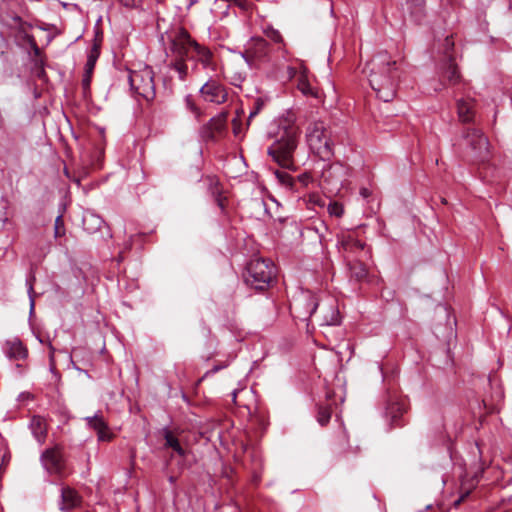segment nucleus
<instances>
[{"instance_id": "obj_22", "label": "nucleus", "mask_w": 512, "mask_h": 512, "mask_svg": "<svg viewBox=\"0 0 512 512\" xmlns=\"http://www.w3.org/2000/svg\"><path fill=\"white\" fill-rule=\"evenodd\" d=\"M163 435L166 447L172 448L179 456H185V450L182 448L179 440L171 430L165 428L163 430Z\"/></svg>"}, {"instance_id": "obj_16", "label": "nucleus", "mask_w": 512, "mask_h": 512, "mask_svg": "<svg viewBox=\"0 0 512 512\" xmlns=\"http://www.w3.org/2000/svg\"><path fill=\"white\" fill-rule=\"evenodd\" d=\"M406 411L405 404L396 400H390L385 408V415L390 419L393 426H402L401 417Z\"/></svg>"}, {"instance_id": "obj_3", "label": "nucleus", "mask_w": 512, "mask_h": 512, "mask_svg": "<svg viewBox=\"0 0 512 512\" xmlns=\"http://www.w3.org/2000/svg\"><path fill=\"white\" fill-rule=\"evenodd\" d=\"M299 129L288 119L279 121L276 140L269 146L267 153L279 166L295 169L294 152L298 145Z\"/></svg>"}, {"instance_id": "obj_43", "label": "nucleus", "mask_w": 512, "mask_h": 512, "mask_svg": "<svg viewBox=\"0 0 512 512\" xmlns=\"http://www.w3.org/2000/svg\"><path fill=\"white\" fill-rule=\"evenodd\" d=\"M219 370H220V367H219V366H215V367H213L210 371H208V372L206 373V375H208V374H210V373H211V374H213V373H215V372H217V371H219Z\"/></svg>"}, {"instance_id": "obj_33", "label": "nucleus", "mask_w": 512, "mask_h": 512, "mask_svg": "<svg viewBox=\"0 0 512 512\" xmlns=\"http://www.w3.org/2000/svg\"><path fill=\"white\" fill-rule=\"evenodd\" d=\"M90 82H91L90 74H85V76L82 79V87H83L84 91H87L89 89Z\"/></svg>"}, {"instance_id": "obj_24", "label": "nucleus", "mask_w": 512, "mask_h": 512, "mask_svg": "<svg viewBox=\"0 0 512 512\" xmlns=\"http://www.w3.org/2000/svg\"><path fill=\"white\" fill-rule=\"evenodd\" d=\"M331 418V408L329 406H319L317 412V421L321 426H325Z\"/></svg>"}, {"instance_id": "obj_8", "label": "nucleus", "mask_w": 512, "mask_h": 512, "mask_svg": "<svg viewBox=\"0 0 512 512\" xmlns=\"http://www.w3.org/2000/svg\"><path fill=\"white\" fill-rule=\"evenodd\" d=\"M470 156L475 161H485L489 156V141L483 132L476 128H467L463 134Z\"/></svg>"}, {"instance_id": "obj_40", "label": "nucleus", "mask_w": 512, "mask_h": 512, "mask_svg": "<svg viewBox=\"0 0 512 512\" xmlns=\"http://www.w3.org/2000/svg\"><path fill=\"white\" fill-rule=\"evenodd\" d=\"M27 284H28V293H29V295H30V298H32V297H31V293H32V291H33V284H32V281H31V280H27ZM33 305H34V301H33V299H31V306L33 307Z\"/></svg>"}, {"instance_id": "obj_13", "label": "nucleus", "mask_w": 512, "mask_h": 512, "mask_svg": "<svg viewBox=\"0 0 512 512\" xmlns=\"http://www.w3.org/2000/svg\"><path fill=\"white\" fill-rule=\"evenodd\" d=\"M44 468L50 474L62 475L64 469L63 457L58 448H49L41 455Z\"/></svg>"}, {"instance_id": "obj_10", "label": "nucleus", "mask_w": 512, "mask_h": 512, "mask_svg": "<svg viewBox=\"0 0 512 512\" xmlns=\"http://www.w3.org/2000/svg\"><path fill=\"white\" fill-rule=\"evenodd\" d=\"M346 168L341 163L326 164L322 168L321 183L331 192L339 190L346 177Z\"/></svg>"}, {"instance_id": "obj_48", "label": "nucleus", "mask_w": 512, "mask_h": 512, "mask_svg": "<svg viewBox=\"0 0 512 512\" xmlns=\"http://www.w3.org/2000/svg\"><path fill=\"white\" fill-rule=\"evenodd\" d=\"M33 47H34L35 53H39V48L35 43L33 44Z\"/></svg>"}, {"instance_id": "obj_36", "label": "nucleus", "mask_w": 512, "mask_h": 512, "mask_svg": "<svg viewBox=\"0 0 512 512\" xmlns=\"http://www.w3.org/2000/svg\"><path fill=\"white\" fill-rule=\"evenodd\" d=\"M296 69L294 67H291V66H287V79H292L296 76Z\"/></svg>"}, {"instance_id": "obj_31", "label": "nucleus", "mask_w": 512, "mask_h": 512, "mask_svg": "<svg viewBox=\"0 0 512 512\" xmlns=\"http://www.w3.org/2000/svg\"><path fill=\"white\" fill-rule=\"evenodd\" d=\"M355 238L352 235H342L341 244L346 250H352V243Z\"/></svg>"}, {"instance_id": "obj_29", "label": "nucleus", "mask_w": 512, "mask_h": 512, "mask_svg": "<svg viewBox=\"0 0 512 512\" xmlns=\"http://www.w3.org/2000/svg\"><path fill=\"white\" fill-rule=\"evenodd\" d=\"M223 119L222 118H212L209 123L204 127V130H210L208 137H213V131H220L223 127Z\"/></svg>"}, {"instance_id": "obj_14", "label": "nucleus", "mask_w": 512, "mask_h": 512, "mask_svg": "<svg viewBox=\"0 0 512 512\" xmlns=\"http://www.w3.org/2000/svg\"><path fill=\"white\" fill-rule=\"evenodd\" d=\"M3 352L12 361H20L28 357L27 348L18 338L6 340L3 344Z\"/></svg>"}, {"instance_id": "obj_19", "label": "nucleus", "mask_w": 512, "mask_h": 512, "mask_svg": "<svg viewBox=\"0 0 512 512\" xmlns=\"http://www.w3.org/2000/svg\"><path fill=\"white\" fill-rule=\"evenodd\" d=\"M263 33L267 39H269L272 43L277 45L276 51L281 53L282 57L285 58L286 55L288 54V50L286 47V42L284 41V38L281 35V33L271 26L265 28L263 30Z\"/></svg>"}, {"instance_id": "obj_49", "label": "nucleus", "mask_w": 512, "mask_h": 512, "mask_svg": "<svg viewBox=\"0 0 512 512\" xmlns=\"http://www.w3.org/2000/svg\"><path fill=\"white\" fill-rule=\"evenodd\" d=\"M169 481H170L171 483H174L175 478H174L173 476H171V477L169 478Z\"/></svg>"}, {"instance_id": "obj_27", "label": "nucleus", "mask_w": 512, "mask_h": 512, "mask_svg": "<svg viewBox=\"0 0 512 512\" xmlns=\"http://www.w3.org/2000/svg\"><path fill=\"white\" fill-rule=\"evenodd\" d=\"M351 275L356 280L361 281L367 276V270L362 263H355L351 266Z\"/></svg>"}, {"instance_id": "obj_47", "label": "nucleus", "mask_w": 512, "mask_h": 512, "mask_svg": "<svg viewBox=\"0 0 512 512\" xmlns=\"http://www.w3.org/2000/svg\"><path fill=\"white\" fill-rule=\"evenodd\" d=\"M361 194L366 197L368 195L367 189H363Z\"/></svg>"}, {"instance_id": "obj_15", "label": "nucleus", "mask_w": 512, "mask_h": 512, "mask_svg": "<svg viewBox=\"0 0 512 512\" xmlns=\"http://www.w3.org/2000/svg\"><path fill=\"white\" fill-rule=\"evenodd\" d=\"M85 420L87 425L97 432L99 441H110L113 438V433L109 430L106 421L101 415L88 416Z\"/></svg>"}, {"instance_id": "obj_42", "label": "nucleus", "mask_w": 512, "mask_h": 512, "mask_svg": "<svg viewBox=\"0 0 512 512\" xmlns=\"http://www.w3.org/2000/svg\"><path fill=\"white\" fill-rule=\"evenodd\" d=\"M244 80V78L241 76V75H238V76H235L233 78V84L238 86L240 82H242Z\"/></svg>"}, {"instance_id": "obj_4", "label": "nucleus", "mask_w": 512, "mask_h": 512, "mask_svg": "<svg viewBox=\"0 0 512 512\" xmlns=\"http://www.w3.org/2000/svg\"><path fill=\"white\" fill-rule=\"evenodd\" d=\"M306 140L313 154L322 161H329L333 156V146L329 132L323 121L309 123L306 128Z\"/></svg>"}, {"instance_id": "obj_2", "label": "nucleus", "mask_w": 512, "mask_h": 512, "mask_svg": "<svg viewBox=\"0 0 512 512\" xmlns=\"http://www.w3.org/2000/svg\"><path fill=\"white\" fill-rule=\"evenodd\" d=\"M396 61L387 52L375 55L366 65L369 70V83L379 99L384 102L393 100L396 94Z\"/></svg>"}, {"instance_id": "obj_37", "label": "nucleus", "mask_w": 512, "mask_h": 512, "mask_svg": "<svg viewBox=\"0 0 512 512\" xmlns=\"http://www.w3.org/2000/svg\"><path fill=\"white\" fill-rule=\"evenodd\" d=\"M232 124H233V132H234V134L236 136H238L240 134V132H241L240 124H239L238 120L237 119H233Z\"/></svg>"}, {"instance_id": "obj_6", "label": "nucleus", "mask_w": 512, "mask_h": 512, "mask_svg": "<svg viewBox=\"0 0 512 512\" xmlns=\"http://www.w3.org/2000/svg\"><path fill=\"white\" fill-rule=\"evenodd\" d=\"M131 89L146 101L155 98L154 72L151 67L145 66L137 71H130L128 76Z\"/></svg>"}, {"instance_id": "obj_45", "label": "nucleus", "mask_w": 512, "mask_h": 512, "mask_svg": "<svg viewBox=\"0 0 512 512\" xmlns=\"http://www.w3.org/2000/svg\"><path fill=\"white\" fill-rule=\"evenodd\" d=\"M9 460H10V456L9 455H4L3 458H2L3 463H8Z\"/></svg>"}, {"instance_id": "obj_51", "label": "nucleus", "mask_w": 512, "mask_h": 512, "mask_svg": "<svg viewBox=\"0 0 512 512\" xmlns=\"http://www.w3.org/2000/svg\"><path fill=\"white\" fill-rule=\"evenodd\" d=\"M6 464H7V463H3V462H2V464H1V466H0V469H1L3 466H5Z\"/></svg>"}, {"instance_id": "obj_50", "label": "nucleus", "mask_w": 512, "mask_h": 512, "mask_svg": "<svg viewBox=\"0 0 512 512\" xmlns=\"http://www.w3.org/2000/svg\"><path fill=\"white\" fill-rule=\"evenodd\" d=\"M259 205L265 206V202L264 201H260Z\"/></svg>"}, {"instance_id": "obj_44", "label": "nucleus", "mask_w": 512, "mask_h": 512, "mask_svg": "<svg viewBox=\"0 0 512 512\" xmlns=\"http://www.w3.org/2000/svg\"><path fill=\"white\" fill-rule=\"evenodd\" d=\"M187 1V8L189 9L192 5L196 3V0H186Z\"/></svg>"}, {"instance_id": "obj_32", "label": "nucleus", "mask_w": 512, "mask_h": 512, "mask_svg": "<svg viewBox=\"0 0 512 512\" xmlns=\"http://www.w3.org/2000/svg\"><path fill=\"white\" fill-rule=\"evenodd\" d=\"M472 488H464L463 486H461L460 488V497L458 500L455 501V506H458L462 501L465 500V498H467L471 492Z\"/></svg>"}, {"instance_id": "obj_30", "label": "nucleus", "mask_w": 512, "mask_h": 512, "mask_svg": "<svg viewBox=\"0 0 512 512\" xmlns=\"http://www.w3.org/2000/svg\"><path fill=\"white\" fill-rule=\"evenodd\" d=\"M275 175L282 184L287 185V186L292 185L293 179L288 173L282 172V171H276Z\"/></svg>"}, {"instance_id": "obj_38", "label": "nucleus", "mask_w": 512, "mask_h": 512, "mask_svg": "<svg viewBox=\"0 0 512 512\" xmlns=\"http://www.w3.org/2000/svg\"><path fill=\"white\" fill-rule=\"evenodd\" d=\"M354 248L362 250L364 248V243L355 239V240H353V243H352V249H354Z\"/></svg>"}, {"instance_id": "obj_34", "label": "nucleus", "mask_w": 512, "mask_h": 512, "mask_svg": "<svg viewBox=\"0 0 512 512\" xmlns=\"http://www.w3.org/2000/svg\"><path fill=\"white\" fill-rule=\"evenodd\" d=\"M261 106H262V104H261V103H259V102H257V103H256V107H255L252 111H250V113H249L248 122H249V121H250L254 116H256V115L258 114L259 110L261 109Z\"/></svg>"}, {"instance_id": "obj_35", "label": "nucleus", "mask_w": 512, "mask_h": 512, "mask_svg": "<svg viewBox=\"0 0 512 512\" xmlns=\"http://www.w3.org/2000/svg\"><path fill=\"white\" fill-rule=\"evenodd\" d=\"M214 194H217L216 197H215V200L218 204V206L221 208V209H224V198L221 196V194L217 191V192H213Z\"/></svg>"}, {"instance_id": "obj_23", "label": "nucleus", "mask_w": 512, "mask_h": 512, "mask_svg": "<svg viewBox=\"0 0 512 512\" xmlns=\"http://www.w3.org/2000/svg\"><path fill=\"white\" fill-rule=\"evenodd\" d=\"M297 89L304 96L313 97V98L318 97V91L314 87L311 86V84L309 83L304 72H302L298 77Z\"/></svg>"}, {"instance_id": "obj_28", "label": "nucleus", "mask_w": 512, "mask_h": 512, "mask_svg": "<svg viewBox=\"0 0 512 512\" xmlns=\"http://www.w3.org/2000/svg\"><path fill=\"white\" fill-rule=\"evenodd\" d=\"M327 211H328L330 216H334V217L340 218L344 214V207L339 202L330 201L328 206H327Z\"/></svg>"}, {"instance_id": "obj_7", "label": "nucleus", "mask_w": 512, "mask_h": 512, "mask_svg": "<svg viewBox=\"0 0 512 512\" xmlns=\"http://www.w3.org/2000/svg\"><path fill=\"white\" fill-rule=\"evenodd\" d=\"M271 47L262 37H251L245 45L242 57L250 66L269 63Z\"/></svg>"}, {"instance_id": "obj_9", "label": "nucleus", "mask_w": 512, "mask_h": 512, "mask_svg": "<svg viewBox=\"0 0 512 512\" xmlns=\"http://www.w3.org/2000/svg\"><path fill=\"white\" fill-rule=\"evenodd\" d=\"M319 299L309 290H302L293 298L290 309L301 320H309L317 310Z\"/></svg>"}, {"instance_id": "obj_26", "label": "nucleus", "mask_w": 512, "mask_h": 512, "mask_svg": "<svg viewBox=\"0 0 512 512\" xmlns=\"http://www.w3.org/2000/svg\"><path fill=\"white\" fill-rule=\"evenodd\" d=\"M65 233H66V230H65L64 220H63V213H60L56 217L55 222H54V237L56 239L61 238L65 235Z\"/></svg>"}, {"instance_id": "obj_18", "label": "nucleus", "mask_w": 512, "mask_h": 512, "mask_svg": "<svg viewBox=\"0 0 512 512\" xmlns=\"http://www.w3.org/2000/svg\"><path fill=\"white\" fill-rule=\"evenodd\" d=\"M29 428L37 442L43 444L47 436V422L45 418L34 415L30 420Z\"/></svg>"}, {"instance_id": "obj_12", "label": "nucleus", "mask_w": 512, "mask_h": 512, "mask_svg": "<svg viewBox=\"0 0 512 512\" xmlns=\"http://www.w3.org/2000/svg\"><path fill=\"white\" fill-rule=\"evenodd\" d=\"M440 89L446 86H454L461 81V75L451 55L447 56L439 70Z\"/></svg>"}, {"instance_id": "obj_5", "label": "nucleus", "mask_w": 512, "mask_h": 512, "mask_svg": "<svg viewBox=\"0 0 512 512\" xmlns=\"http://www.w3.org/2000/svg\"><path fill=\"white\" fill-rule=\"evenodd\" d=\"M245 283L252 289L265 290L275 277V266L262 258L250 260L243 274Z\"/></svg>"}, {"instance_id": "obj_21", "label": "nucleus", "mask_w": 512, "mask_h": 512, "mask_svg": "<svg viewBox=\"0 0 512 512\" xmlns=\"http://www.w3.org/2000/svg\"><path fill=\"white\" fill-rule=\"evenodd\" d=\"M326 309V313L322 316L323 325H338L340 323L339 311L333 302L329 303L327 307L322 306V311Z\"/></svg>"}, {"instance_id": "obj_52", "label": "nucleus", "mask_w": 512, "mask_h": 512, "mask_svg": "<svg viewBox=\"0 0 512 512\" xmlns=\"http://www.w3.org/2000/svg\"><path fill=\"white\" fill-rule=\"evenodd\" d=\"M157 2H162L163 0H156Z\"/></svg>"}, {"instance_id": "obj_39", "label": "nucleus", "mask_w": 512, "mask_h": 512, "mask_svg": "<svg viewBox=\"0 0 512 512\" xmlns=\"http://www.w3.org/2000/svg\"><path fill=\"white\" fill-rule=\"evenodd\" d=\"M93 67H94V62L91 59H89L86 64V74H90Z\"/></svg>"}, {"instance_id": "obj_11", "label": "nucleus", "mask_w": 512, "mask_h": 512, "mask_svg": "<svg viewBox=\"0 0 512 512\" xmlns=\"http://www.w3.org/2000/svg\"><path fill=\"white\" fill-rule=\"evenodd\" d=\"M199 93L206 102L214 103L217 105L226 102L228 97L224 85L212 78H210L201 86Z\"/></svg>"}, {"instance_id": "obj_46", "label": "nucleus", "mask_w": 512, "mask_h": 512, "mask_svg": "<svg viewBox=\"0 0 512 512\" xmlns=\"http://www.w3.org/2000/svg\"><path fill=\"white\" fill-rule=\"evenodd\" d=\"M445 41H446L448 47H452L453 46V43L450 42L448 37L446 38Z\"/></svg>"}, {"instance_id": "obj_17", "label": "nucleus", "mask_w": 512, "mask_h": 512, "mask_svg": "<svg viewBox=\"0 0 512 512\" xmlns=\"http://www.w3.org/2000/svg\"><path fill=\"white\" fill-rule=\"evenodd\" d=\"M81 497L78 495V493L70 488V487H63L61 490V504L60 509L62 511H68L74 508H77L81 504Z\"/></svg>"}, {"instance_id": "obj_25", "label": "nucleus", "mask_w": 512, "mask_h": 512, "mask_svg": "<svg viewBox=\"0 0 512 512\" xmlns=\"http://www.w3.org/2000/svg\"><path fill=\"white\" fill-rule=\"evenodd\" d=\"M184 102H185V106L186 108L192 113L194 114V116L197 118V119H200V117L202 116L203 112L202 110L197 106V104L195 103L193 97L191 95H187L185 98H184Z\"/></svg>"}, {"instance_id": "obj_41", "label": "nucleus", "mask_w": 512, "mask_h": 512, "mask_svg": "<svg viewBox=\"0 0 512 512\" xmlns=\"http://www.w3.org/2000/svg\"><path fill=\"white\" fill-rule=\"evenodd\" d=\"M36 75L39 78H43L45 76V70L42 66L37 69Z\"/></svg>"}, {"instance_id": "obj_20", "label": "nucleus", "mask_w": 512, "mask_h": 512, "mask_svg": "<svg viewBox=\"0 0 512 512\" xmlns=\"http://www.w3.org/2000/svg\"><path fill=\"white\" fill-rule=\"evenodd\" d=\"M457 112L459 120L463 123L470 122L474 118V105L470 99H459L457 101Z\"/></svg>"}, {"instance_id": "obj_1", "label": "nucleus", "mask_w": 512, "mask_h": 512, "mask_svg": "<svg viewBox=\"0 0 512 512\" xmlns=\"http://www.w3.org/2000/svg\"><path fill=\"white\" fill-rule=\"evenodd\" d=\"M171 64L180 80L184 81L190 74L188 61H193L191 71L197 69L198 64L204 68L215 70L213 53L205 46L196 42L190 34L181 29L170 43Z\"/></svg>"}]
</instances>
